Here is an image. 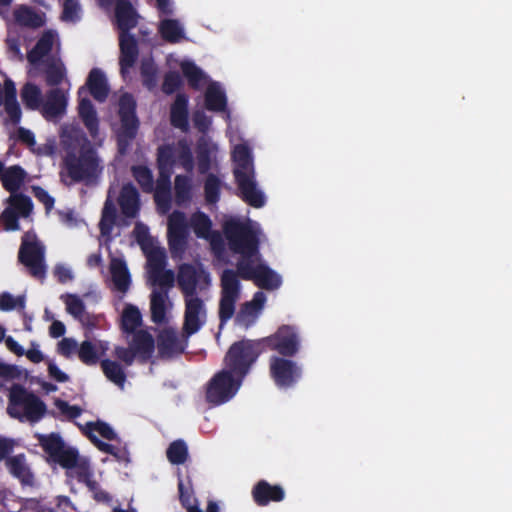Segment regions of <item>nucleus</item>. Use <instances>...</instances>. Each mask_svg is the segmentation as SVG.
Listing matches in <instances>:
<instances>
[{
    "mask_svg": "<svg viewBox=\"0 0 512 512\" xmlns=\"http://www.w3.org/2000/svg\"><path fill=\"white\" fill-rule=\"evenodd\" d=\"M223 228L230 248L240 255L237 262L240 276L253 280L261 288L277 289L282 283V278L261 261L258 251L260 225L250 219L240 221L230 218L225 221Z\"/></svg>",
    "mask_w": 512,
    "mask_h": 512,
    "instance_id": "1",
    "label": "nucleus"
},
{
    "mask_svg": "<svg viewBox=\"0 0 512 512\" xmlns=\"http://www.w3.org/2000/svg\"><path fill=\"white\" fill-rule=\"evenodd\" d=\"M61 142L66 150L64 160L67 174L62 173L63 182L69 185L78 180H90L100 173L99 160L94 151L86 147V140L78 128L65 126Z\"/></svg>",
    "mask_w": 512,
    "mask_h": 512,
    "instance_id": "2",
    "label": "nucleus"
},
{
    "mask_svg": "<svg viewBox=\"0 0 512 512\" xmlns=\"http://www.w3.org/2000/svg\"><path fill=\"white\" fill-rule=\"evenodd\" d=\"M231 145L233 172L240 194L244 201L253 207H262L264 194L257 188L254 178V165L251 148L240 136L237 128L229 125L226 131Z\"/></svg>",
    "mask_w": 512,
    "mask_h": 512,
    "instance_id": "3",
    "label": "nucleus"
},
{
    "mask_svg": "<svg viewBox=\"0 0 512 512\" xmlns=\"http://www.w3.org/2000/svg\"><path fill=\"white\" fill-rule=\"evenodd\" d=\"M177 166H181L187 171H191L193 168L191 151L183 141L174 145L162 146L158 151L159 178L154 198L162 213H166L170 207V177Z\"/></svg>",
    "mask_w": 512,
    "mask_h": 512,
    "instance_id": "4",
    "label": "nucleus"
},
{
    "mask_svg": "<svg viewBox=\"0 0 512 512\" xmlns=\"http://www.w3.org/2000/svg\"><path fill=\"white\" fill-rule=\"evenodd\" d=\"M25 172L18 166L5 169L2 177L4 188L11 193L7 198V207L0 215V225L6 231L19 230L18 218H26L32 212L31 199L17 191L24 183Z\"/></svg>",
    "mask_w": 512,
    "mask_h": 512,
    "instance_id": "5",
    "label": "nucleus"
},
{
    "mask_svg": "<svg viewBox=\"0 0 512 512\" xmlns=\"http://www.w3.org/2000/svg\"><path fill=\"white\" fill-rule=\"evenodd\" d=\"M115 18L120 30V67L123 77H126L133 67L138 55L135 39L127 31L136 25V14L131 5L123 0L116 1Z\"/></svg>",
    "mask_w": 512,
    "mask_h": 512,
    "instance_id": "6",
    "label": "nucleus"
},
{
    "mask_svg": "<svg viewBox=\"0 0 512 512\" xmlns=\"http://www.w3.org/2000/svg\"><path fill=\"white\" fill-rule=\"evenodd\" d=\"M8 414L20 421L38 422L46 413V405L37 396L14 387L10 391Z\"/></svg>",
    "mask_w": 512,
    "mask_h": 512,
    "instance_id": "7",
    "label": "nucleus"
},
{
    "mask_svg": "<svg viewBox=\"0 0 512 512\" xmlns=\"http://www.w3.org/2000/svg\"><path fill=\"white\" fill-rule=\"evenodd\" d=\"M260 353L259 342L251 340L236 342L229 348L224 359V366L236 375L244 378Z\"/></svg>",
    "mask_w": 512,
    "mask_h": 512,
    "instance_id": "8",
    "label": "nucleus"
},
{
    "mask_svg": "<svg viewBox=\"0 0 512 512\" xmlns=\"http://www.w3.org/2000/svg\"><path fill=\"white\" fill-rule=\"evenodd\" d=\"M243 378L227 369L218 372L209 382L206 398L215 405H219L230 400L239 390Z\"/></svg>",
    "mask_w": 512,
    "mask_h": 512,
    "instance_id": "9",
    "label": "nucleus"
},
{
    "mask_svg": "<svg viewBox=\"0 0 512 512\" xmlns=\"http://www.w3.org/2000/svg\"><path fill=\"white\" fill-rule=\"evenodd\" d=\"M19 259L34 277L39 279L44 277V249L37 241L35 234L27 232L24 235L19 251Z\"/></svg>",
    "mask_w": 512,
    "mask_h": 512,
    "instance_id": "10",
    "label": "nucleus"
},
{
    "mask_svg": "<svg viewBox=\"0 0 512 512\" xmlns=\"http://www.w3.org/2000/svg\"><path fill=\"white\" fill-rule=\"evenodd\" d=\"M181 284L185 299L184 330L188 335H191L203 325L206 310L203 300L198 295H192V290L184 279L181 280Z\"/></svg>",
    "mask_w": 512,
    "mask_h": 512,
    "instance_id": "11",
    "label": "nucleus"
},
{
    "mask_svg": "<svg viewBox=\"0 0 512 512\" xmlns=\"http://www.w3.org/2000/svg\"><path fill=\"white\" fill-rule=\"evenodd\" d=\"M240 295V282L232 270H225L221 276V300L219 315L221 322L229 320L235 310V302Z\"/></svg>",
    "mask_w": 512,
    "mask_h": 512,
    "instance_id": "12",
    "label": "nucleus"
},
{
    "mask_svg": "<svg viewBox=\"0 0 512 512\" xmlns=\"http://www.w3.org/2000/svg\"><path fill=\"white\" fill-rule=\"evenodd\" d=\"M269 373L275 385L281 389L293 386L301 377V368L292 360L272 356Z\"/></svg>",
    "mask_w": 512,
    "mask_h": 512,
    "instance_id": "13",
    "label": "nucleus"
},
{
    "mask_svg": "<svg viewBox=\"0 0 512 512\" xmlns=\"http://www.w3.org/2000/svg\"><path fill=\"white\" fill-rule=\"evenodd\" d=\"M59 46L60 43L57 33L52 30L45 31L34 49L28 53V75L32 78L37 77L42 62L50 58L48 55L50 52L58 51Z\"/></svg>",
    "mask_w": 512,
    "mask_h": 512,
    "instance_id": "14",
    "label": "nucleus"
},
{
    "mask_svg": "<svg viewBox=\"0 0 512 512\" xmlns=\"http://www.w3.org/2000/svg\"><path fill=\"white\" fill-rule=\"evenodd\" d=\"M135 101L129 94H123L119 99L120 125L114 126L120 143L131 139L136 132L137 119L135 117Z\"/></svg>",
    "mask_w": 512,
    "mask_h": 512,
    "instance_id": "15",
    "label": "nucleus"
},
{
    "mask_svg": "<svg viewBox=\"0 0 512 512\" xmlns=\"http://www.w3.org/2000/svg\"><path fill=\"white\" fill-rule=\"evenodd\" d=\"M153 350L154 342L151 335L145 331H140L133 336L130 348L117 347L115 356L125 364L130 365L136 356L142 359L149 358Z\"/></svg>",
    "mask_w": 512,
    "mask_h": 512,
    "instance_id": "16",
    "label": "nucleus"
},
{
    "mask_svg": "<svg viewBox=\"0 0 512 512\" xmlns=\"http://www.w3.org/2000/svg\"><path fill=\"white\" fill-rule=\"evenodd\" d=\"M167 234L171 254L180 257L185 250L188 236V224L184 213L175 211L169 216Z\"/></svg>",
    "mask_w": 512,
    "mask_h": 512,
    "instance_id": "17",
    "label": "nucleus"
},
{
    "mask_svg": "<svg viewBox=\"0 0 512 512\" xmlns=\"http://www.w3.org/2000/svg\"><path fill=\"white\" fill-rule=\"evenodd\" d=\"M36 437L51 461L62 466L67 465L70 463V460L72 461V459H74L75 449L66 446L58 434H37Z\"/></svg>",
    "mask_w": 512,
    "mask_h": 512,
    "instance_id": "18",
    "label": "nucleus"
},
{
    "mask_svg": "<svg viewBox=\"0 0 512 512\" xmlns=\"http://www.w3.org/2000/svg\"><path fill=\"white\" fill-rule=\"evenodd\" d=\"M184 279L191 288L192 295H199L205 291L211 284L210 275L204 270L202 265L184 264L179 268L177 282L182 290L181 280Z\"/></svg>",
    "mask_w": 512,
    "mask_h": 512,
    "instance_id": "19",
    "label": "nucleus"
},
{
    "mask_svg": "<svg viewBox=\"0 0 512 512\" xmlns=\"http://www.w3.org/2000/svg\"><path fill=\"white\" fill-rule=\"evenodd\" d=\"M0 81V106L4 105L5 121L16 124L21 118V109L16 99V88L12 80L5 75Z\"/></svg>",
    "mask_w": 512,
    "mask_h": 512,
    "instance_id": "20",
    "label": "nucleus"
},
{
    "mask_svg": "<svg viewBox=\"0 0 512 512\" xmlns=\"http://www.w3.org/2000/svg\"><path fill=\"white\" fill-rule=\"evenodd\" d=\"M189 223L197 237L208 240L216 254L221 252L223 247L222 237L218 232L211 229L212 223L207 215L196 212L191 216Z\"/></svg>",
    "mask_w": 512,
    "mask_h": 512,
    "instance_id": "21",
    "label": "nucleus"
},
{
    "mask_svg": "<svg viewBox=\"0 0 512 512\" xmlns=\"http://www.w3.org/2000/svg\"><path fill=\"white\" fill-rule=\"evenodd\" d=\"M67 102V92L59 88H53L46 94L39 110L45 119L57 120L64 115Z\"/></svg>",
    "mask_w": 512,
    "mask_h": 512,
    "instance_id": "22",
    "label": "nucleus"
},
{
    "mask_svg": "<svg viewBox=\"0 0 512 512\" xmlns=\"http://www.w3.org/2000/svg\"><path fill=\"white\" fill-rule=\"evenodd\" d=\"M266 300V295L263 292H256L252 300L241 305L235 318L236 324L245 329L252 326L259 318Z\"/></svg>",
    "mask_w": 512,
    "mask_h": 512,
    "instance_id": "23",
    "label": "nucleus"
},
{
    "mask_svg": "<svg viewBox=\"0 0 512 512\" xmlns=\"http://www.w3.org/2000/svg\"><path fill=\"white\" fill-rule=\"evenodd\" d=\"M173 303L167 290L153 289L150 295V310L152 320L157 324H166L171 318Z\"/></svg>",
    "mask_w": 512,
    "mask_h": 512,
    "instance_id": "24",
    "label": "nucleus"
},
{
    "mask_svg": "<svg viewBox=\"0 0 512 512\" xmlns=\"http://www.w3.org/2000/svg\"><path fill=\"white\" fill-rule=\"evenodd\" d=\"M87 428L89 437L93 442L96 443L99 449L114 455L119 460H127L126 451L115 448L111 444H107L98 440L97 435H100L108 440L114 439L115 433L110 426L105 423L97 422L87 424Z\"/></svg>",
    "mask_w": 512,
    "mask_h": 512,
    "instance_id": "25",
    "label": "nucleus"
},
{
    "mask_svg": "<svg viewBox=\"0 0 512 512\" xmlns=\"http://www.w3.org/2000/svg\"><path fill=\"white\" fill-rule=\"evenodd\" d=\"M167 64L171 70L179 67L189 84L194 88H199L207 82V76L204 72L189 59H182L175 54H170L167 57Z\"/></svg>",
    "mask_w": 512,
    "mask_h": 512,
    "instance_id": "26",
    "label": "nucleus"
},
{
    "mask_svg": "<svg viewBox=\"0 0 512 512\" xmlns=\"http://www.w3.org/2000/svg\"><path fill=\"white\" fill-rule=\"evenodd\" d=\"M272 349L284 356H293L298 351L299 341L293 328L282 327L269 338Z\"/></svg>",
    "mask_w": 512,
    "mask_h": 512,
    "instance_id": "27",
    "label": "nucleus"
},
{
    "mask_svg": "<svg viewBox=\"0 0 512 512\" xmlns=\"http://www.w3.org/2000/svg\"><path fill=\"white\" fill-rule=\"evenodd\" d=\"M109 272L113 288L125 293L129 289L131 280L127 264L122 256L110 255Z\"/></svg>",
    "mask_w": 512,
    "mask_h": 512,
    "instance_id": "28",
    "label": "nucleus"
},
{
    "mask_svg": "<svg viewBox=\"0 0 512 512\" xmlns=\"http://www.w3.org/2000/svg\"><path fill=\"white\" fill-rule=\"evenodd\" d=\"M227 98L221 85L217 82H210L205 92V106L214 112H224L228 126L231 124V113L226 110Z\"/></svg>",
    "mask_w": 512,
    "mask_h": 512,
    "instance_id": "29",
    "label": "nucleus"
},
{
    "mask_svg": "<svg viewBox=\"0 0 512 512\" xmlns=\"http://www.w3.org/2000/svg\"><path fill=\"white\" fill-rule=\"evenodd\" d=\"M74 459L70 460L67 465H62L67 470L70 477H75L79 481L84 482L90 490L95 489V481L91 479L92 472L90 464L86 458L80 457L77 451H74Z\"/></svg>",
    "mask_w": 512,
    "mask_h": 512,
    "instance_id": "30",
    "label": "nucleus"
},
{
    "mask_svg": "<svg viewBox=\"0 0 512 512\" xmlns=\"http://www.w3.org/2000/svg\"><path fill=\"white\" fill-rule=\"evenodd\" d=\"M108 348L106 341L99 339L86 340L79 346L78 357L86 365H94L106 353Z\"/></svg>",
    "mask_w": 512,
    "mask_h": 512,
    "instance_id": "31",
    "label": "nucleus"
},
{
    "mask_svg": "<svg viewBox=\"0 0 512 512\" xmlns=\"http://www.w3.org/2000/svg\"><path fill=\"white\" fill-rule=\"evenodd\" d=\"M8 471L25 485L34 483V475L24 454H18L6 459Z\"/></svg>",
    "mask_w": 512,
    "mask_h": 512,
    "instance_id": "32",
    "label": "nucleus"
},
{
    "mask_svg": "<svg viewBox=\"0 0 512 512\" xmlns=\"http://www.w3.org/2000/svg\"><path fill=\"white\" fill-rule=\"evenodd\" d=\"M43 72L48 85H59L66 79V68L59 58H47L42 62L38 75Z\"/></svg>",
    "mask_w": 512,
    "mask_h": 512,
    "instance_id": "33",
    "label": "nucleus"
},
{
    "mask_svg": "<svg viewBox=\"0 0 512 512\" xmlns=\"http://www.w3.org/2000/svg\"><path fill=\"white\" fill-rule=\"evenodd\" d=\"M116 218V208L112 200V191H109L108 197L105 201L104 208L102 211V218L99 223L101 238L100 245H106L109 238L110 233L113 229V225Z\"/></svg>",
    "mask_w": 512,
    "mask_h": 512,
    "instance_id": "34",
    "label": "nucleus"
},
{
    "mask_svg": "<svg viewBox=\"0 0 512 512\" xmlns=\"http://www.w3.org/2000/svg\"><path fill=\"white\" fill-rule=\"evenodd\" d=\"M284 495V490L280 486H271L265 481L259 482L253 489L254 500L259 505H266L269 501H281Z\"/></svg>",
    "mask_w": 512,
    "mask_h": 512,
    "instance_id": "35",
    "label": "nucleus"
},
{
    "mask_svg": "<svg viewBox=\"0 0 512 512\" xmlns=\"http://www.w3.org/2000/svg\"><path fill=\"white\" fill-rule=\"evenodd\" d=\"M85 93L86 91L84 88H81L79 90V114L87 129L89 130L91 136L93 138H96L98 134V120L96 112L93 106L91 105L90 101L83 96V94Z\"/></svg>",
    "mask_w": 512,
    "mask_h": 512,
    "instance_id": "36",
    "label": "nucleus"
},
{
    "mask_svg": "<svg viewBox=\"0 0 512 512\" xmlns=\"http://www.w3.org/2000/svg\"><path fill=\"white\" fill-rule=\"evenodd\" d=\"M161 37L169 42L177 43L185 38V31L180 21L171 18H163L158 25Z\"/></svg>",
    "mask_w": 512,
    "mask_h": 512,
    "instance_id": "37",
    "label": "nucleus"
},
{
    "mask_svg": "<svg viewBox=\"0 0 512 512\" xmlns=\"http://www.w3.org/2000/svg\"><path fill=\"white\" fill-rule=\"evenodd\" d=\"M119 205L126 217H135L139 209L138 193L131 185H125L119 196Z\"/></svg>",
    "mask_w": 512,
    "mask_h": 512,
    "instance_id": "38",
    "label": "nucleus"
},
{
    "mask_svg": "<svg viewBox=\"0 0 512 512\" xmlns=\"http://www.w3.org/2000/svg\"><path fill=\"white\" fill-rule=\"evenodd\" d=\"M159 351L163 355L171 356L184 350V343L177 338V333L173 329L164 330L159 336Z\"/></svg>",
    "mask_w": 512,
    "mask_h": 512,
    "instance_id": "39",
    "label": "nucleus"
},
{
    "mask_svg": "<svg viewBox=\"0 0 512 512\" xmlns=\"http://www.w3.org/2000/svg\"><path fill=\"white\" fill-rule=\"evenodd\" d=\"M147 257V273H152L164 267L165 264V251L156 241L152 244H144L142 248Z\"/></svg>",
    "mask_w": 512,
    "mask_h": 512,
    "instance_id": "40",
    "label": "nucleus"
},
{
    "mask_svg": "<svg viewBox=\"0 0 512 512\" xmlns=\"http://www.w3.org/2000/svg\"><path fill=\"white\" fill-rule=\"evenodd\" d=\"M142 323V316L139 309L131 304L125 305L121 314L122 329L126 333H132L133 336L138 333L137 328ZM141 330H139L140 332Z\"/></svg>",
    "mask_w": 512,
    "mask_h": 512,
    "instance_id": "41",
    "label": "nucleus"
},
{
    "mask_svg": "<svg viewBox=\"0 0 512 512\" xmlns=\"http://www.w3.org/2000/svg\"><path fill=\"white\" fill-rule=\"evenodd\" d=\"M88 85L95 99L103 101L108 93L106 78L99 69H93L88 77Z\"/></svg>",
    "mask_w": 512,
    "mask_h": 512,
    "instance_id": "42",
    "label": "nucleus"
},
{
    "mask_svg": "<svg viewBox=\"0 0 512 512\" xmlns=\"http://www.w3.org/2000/svg\"><path fill=\"white\" fill-rule=\"evenodd\" d=\"M194 185L191 177L177 175L174 182L175 199L178 204L188 202L193 195Z\"/></svg>",
    "mask_w": 512,
    "mask_h": 512,
    "instance_id": "43",
    "label": "nucleus"
},
{
    "mask_svg": "<svg viewBox=\"0 0 512 512\" xmlns=\"http://www.w3.org/2000/svg\"><path fill=\"white\" fill-rule=\"evenodd\" d=\"M187 103L188 99L184 95H178L171 108V122L175 127H187Z\"/></svg>",
    "mask_w": 512,
    "mask_h": 512,
    "instance_id": "44",
    "label": "nucleus"
},
{
    "mask_svg": "<svg viewBox=\"0 0 512 512\" xmlns=\"http://www.w3.org/2000/svg\"><path fill=\"white\" fill-rule=\"evenodd\" d=\"M15 20L23 26L39 27L45 22L44 15L35 13L26 6L17 8L14 12Z\"/></svg>",
    "mask_w": 512,
    "mask_h": 512,
    "instance_id": "45",
    "label": "nucleus"
},
{
    "mask_svg": "<svg viewBox=\"0 0 512 512\" xmlns=\"http://www.w3.org/2000/svg\"><path fill=\"white\" fill-rule=\"evenodd\" d=\"M21 99L26 107L37 110L42 103V93L40 88L33 83H26L21 89Z\"/></svg>",
    "mask_w": 512,
    "mask_h": 512,
    "instance_id": "46",
    "label": "nucleus"
},
{
    "mask_svg": "<svg viewBox=\"0 0 512 512\" xmlns=\"http://www.w3.org/2000/svg\"><path fill=\"white\" fill-rule=\"evenodd\" d=\"M148 280L153 286H155L154 289L164 290V288L168 289L174 285L175 277L171 270H164L161 268L149 273Z\"/></svg>",
    "mask_w": 512,
    "mask_h": 512,
    "instance_id": "47",
    "label": "nucleus"
},
{
    "mask_svg": "<svg viewBox=\"0 0 512 512\" xmlns=\"http://www.w3.org/2000/svg\"><path fill=\"white\" fill-rule=\"evenodd\" d=\"M102 369L105 376L114 384L122 387L125 381V375L121 366L111 360H104L102 362Z\"/></svg>",
    "mask_w": 512,
    "mask_h": 512,
    "instance_id": "48",
    "label": "nucleus"
},
{
    "mask_svg": "<svg viewBox=\"0 0 512 512\" xmlns=\"http://www.w3.org/2000/svg\"><path fill=\"white\" fill-rule=\"evenodd\" d=\"M217 151V145L202 138L198 146V167L199 170L204 173L209 168L208 156L214 154Z\"/></svg>",
    "mask_w": 512,
    "mask_h": 512,
    "instance_id": "49",
    "label": "nucleus"
},
{
    "mask_svg": "<svg viewBox=\"0 0 512 512\" xmlns=\"http://www.w3.org/2000/svg\"><path fill=\"white\" fill-rule=\"evenodd\" d=\"M66 306V311L74 318L81 319L85 312V306L82 299L74 294H66L61 296Z\"/></svg>",
    "mask_w": 512,
    "mask_h": 512,
    "instance_id": "50",
    "label": "nucleus"
},
{
    "mask_svg": "<svg viewBox=\"0 0 512 512\" xmlns=\"http://www.w3.org/2000/svg\"><path fill=\"white\" fill-rule=\"evenodd\" d=\"M188 456L187 446L183 441L173 442L168 450L167 457L173 464H182Z\"/></svg>",
    "mask_w": 512,
    "mask_h": 512,
    "instance_id": "51",
    "label": "nucleus"
},
{
    "mask_svg": "<svg viewBox=\"0 0 512 512\" xmlns=\"http://www.w3.org/2000/svg\"><path fill=\"white\" fill-rule=\"evenodd\" d=\"M133 175L137 182L141 185L143 190L152 191L153 190V177L151 171L144 166H135L133 167Z\"/></svg>",
    "mask_w": 512,
    "mask_h": 512,
    "instance_id": "52",
    "label": "nucleus"
},
{
    "mask_svg": "<svg viewBox=\"0 0 512 512\" xmlns=\"http://www.w3.org/2000/svg\"><path fill=\"white\" fill-rule=\"evenodd\" d=\"M81 17V7L78 0H66L63 5L62 19L66 22H75Z\"/></svg>",
    "mask_w": 512,
    "mask_h": 512,
    "instance_id": "53",
    "label": "nucleus"
},
{
    "mask_svg": "<svg viewBox=\"0 0 512 512\" xmlns=\"http://www.w3.org/2000/svg\"><path fill=\"white\" fill-rule=\"evenodd\" d=\"M24 307V298L22 296L14 297L10 293H2L0 295V310L10 311L16 308Z\"/></svg>",
    "mask_w": 512,
    "mask_h": 512,
    "instance_id": "54",
    "label": "nucleus"
},
{
    "mask_svg": "<svg viewBox=\"0 0 512 512\" xmlns=\"http://www.w3.org/2000/svg\"><path fill=\"white\" fill-rule=\"evenodd\" d=\"M219 187H220V183L216 177H214L212 175L207 177L206 182H205V195H206V200L208 202L213 203L218 200Z\"/></svg>",
    "mask_w": 512,
    "mask_h": 512,
    "instance_id": "55",
    "label": "nucleus"
},
{
    "mask_svg": "<svg viewBox=\"0 0 512 512\" xmlns=\"http://www.w3.org/2000/svg\"><path fill=\"white\" fill-rule=\"evenodd\" d=\"M141 73L143 76L144 84L148 87L155 85L156 69L151 60H143L141 64Z\"/></svg>",
    "mask_w": 512,
    "mask_h": 512,
    "instance_id": "56",
    "label": "nucleus"
},
{
    "mask_svg": "<svg viewBox=\"0 0 512 512\" xmlns=\"http://www.w3.org/2000/svg\"><path fill=\"white\" fill-rule=\"evenodd\" d=\"M54 404L57 410L67 418L73 419L81 414V409L78 406L69 405L61 399H56Z\"/></svg>",
    "mask_w": 512,
    "mask_h": 512,
    "instance_id": "57",
    "label": "nucleus"
},
{
    "mask_svg": "<svg viewBox=\"0 0 512 512\" xmlns=\"http://www.w3.org/2000/svg\"><path fill=\"white\" fill-rule=\"evenodd\" d=\"M24 356L35 364H38L45 359V355L41 351L40 345L35 341L30 342L29 348L25 349Z\"/></svg>",
    "mask_w": 512,
    "mask_h": 512,
    "instance_id": "58",
    "label": "nucleus"
},
{
    "mask_svg": "<svg viewBox=\"0 0 512 512\" xmlns=\"http://www.w3.org/2000/svg\"><path fill=\"white\" fill-rule=\"evenodd\" d=\"M79 346L77 342L72 338H63L58 343V352L63 356L69 357L76 352L78 353Z\"/></svg>",
    "mask_w": 512,
    "mask_h": 512,
    "instance_id": "59",
    "label": "nucleus"
},
{
    "mask_svg": "<svg viewBox=\"0 0 512 512\" xmlns=\"http://www.w3.org/2000/svg\"><path fill=\"white\" fill-rule=\"evenodd\" d=\"M134 233H135L136 239H137L138 243L140 244L141 248H144L145 243L152 244V243L156 242L155 239L150 237L147 226H145L141 223H138L136 225Z\"/></svg>",
    "mask_w": 512,
    "mask_h": 512,
    "instance_id": "60",
    "label": "nucleus"
},
{
    "mask_svg": "<svg viewBox=\"0 0 512 512\" xmlns=\"http://www.w3.org/2000/svg\"><path fill=\"white\" fill-rule=\"evenodd\" d=\"M59 217L62 223L70 228L77 227L83 223L82 219H80L77 214L70 210L59 212Z\"/></svg>",
    "mask_w": 512,
    "mask_h": 512,
    "instance_id": "61",
    "label": "nucleus"
},
{
    "mask_svg": "<svg viewBox=\"0 0 512 512\" xmlns=\"http://www.w3.org/2000/svg\"><path fill=\"white\" fill-rule=\"evenodd\" d=\"M181 79L179 74L176 72H171L165 77V81L163 83V90L165 93L170 94L175 91V89L180 85Z\"/></svg>",
    "mask_w": 512,
    "mask_h": 512,
    "instance_id": "62",
    "label": "nucleus"
},
{
    "mask_svg": "<svg viewBox=\"0 0 512 512\" xmlns=\"http://www.w3.org/2000/svg\"><path fill=\"white\" fill-rule=\"evenodd\" d=\"M54 275L58 279V281L62 283H66L73 278L72 270L69 266L65 264H58L55 267Z\"/></svg>",
    "mask_w": 512,
    "mask_h": 512,
    "instance_id": "63",
    "label": "nucleus"
},
{
    "mask_svg": "<svg viewBox=\"0 0 512 512\" xmlns=\"http://www.w3.org/2000/svg\"><path fill=\"white\" fill-rule=\"evenodd\" d=\"M193 121H194L195 126L200 131H206L210 127V125L212 123L211 117L207 116L202 111L195 112L194 117H193Z\"/></svg>",
    "mask_w": 512,
    "mask_h": 512,
    "instance_id": "64",
    "label": "nucleus"
}]
</instances>
